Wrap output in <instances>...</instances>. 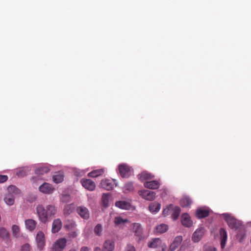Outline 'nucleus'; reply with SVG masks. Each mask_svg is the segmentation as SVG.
<instances>
[{"instance_id": "nucleus-17", "label": "nucleus", "mask_w": 251, "mask_h": 251, "mask_svg": "<svg viewBox=\"0 0 251 251\" xmlns=\"http://www.w3.org/2000/svg\"><path fill=\"white\" fill-rule=\"evenodd\" d=\"M62 226V221L60 219L54 220L52 224L51 231L52 233L58 232L61 228Z\"/></svg>"}, {"instance_id": "nucleus-42", "label": "nucleus", "mask_w": 251, "mask_h": 251, "mask_svg": "<svg viewBox=\"0 0 251 251\" xmlns=\"http://www.w3.org/2000/svg\"><path fill=\"white\" fill-rule=\"evenodd\" d=\"M125 251H135V249L133 246L129 245L126 246Z\"/></svg>"}, {"instance_id": "nucleus-30", "label": "nucleus", "mask_w": 251, "mask_h": 251, "mask_svg": "<svg viewBox=\"0 0 251 251\" xmlns=\"http://www.w3.org/2000/svg\"><path fill=\"white\" fill-rule=\"evenodd\" d=\"M50 171V169L47 166H42L37 168L35 170V173L37 175H43L48 173Z\"/></svg>"}, {"instance_id": "nucleus-8", "label": "nucleus", "mask_w": 251, "mask_h": 251, "mask_svg": "<svg viewBox=\"0 0 251 251\" xmlns=\"http://www.w3.org/2000/svg\"><path fill=\"white\" fill-rule=\"evenodd\" d=\"M116 185L115 180L108 179L102 180L100 183L101 187L108 191L112 190Z\"/></svg>"}, {"instance_id": "nucleus-41", "label": "nucleus", "mask_w": 251, "mask_h": 251, "mask_svg": "<svg viewBox=\"0 0 251 251\" xmlns=\"http://www.w3.org/2000/svg\"><path fill=\"white\" fill-rule=\"evenodd\" d=\"M30 246L28 244H25L24 245L21 249V251H30Z\"/></svg>"}, {"instance_id": "nucleus-19", "label": "nucleus", "mask_w": 251, "mask_h": 251, "mask_svg": "<svg viewBox=\"0 0 251 251\" xmlns=\"http://www.w3.org/2000/svg\"><path fill=\"white\" fill-rule=\"evenodd\" d=\"M145 187L150 189H157L160 186V183L157 180L148 181L144 183Z\"/></svg>"}, {"instance_id": "nucleus-16", "label": "nucleus", "mask_w": 251, "mask_h": 251, "mask_svg": "<svg viewBox=\"0 0 251 251\" xmlns=\"http://www.w3.org/2000/svg\"><path fill=\"white\" fill-rule=\"evenodd\" d=\"M181 222L182 225L186 227H190L193 224L190 216L187 213L182 214Z\"/></svg>"}, {"instance_id": "nucleus-24", "label": "nucleus", "mask_w": 251, "mask_h": 251, "mask_svg": "<svg viewBox=\"0 0 251 251\" xmlns=\"http://www.w3.org/2000/svg\"><path fill=\"white\" fill-rule=\"evenodd\" d=\"M132 231L134 233V235L139 237V240H140L141 239V226L140 224L134 223L133 224Z\"/></svg>"}, {"instance_id": "nucleus-50", "label": "nucleus", "mask_w": 251, "mask_h": 251, "mask_svg": "<svg viewBox=\"0 0 251 251\" xmlns=\"http://www.w3.org/2000/svg\"><path fill=\"white\" fill-rule=\"evenodd\" d=\"M161 251H162V250Z\"/></svg>"}, {"instance_id": "nucleus-47", "label": "nucleus", "mask_w": 251, "mask_h": 251, "mask_svg": "<svg viewBox=\"0 0 251 251\" xmlns=\"http://www.w3.org/2000/svg\"><path fill=\"white\" fill-rule=\"evenodd\" d=\"M94 251H102V250L100 247H95L94 249Z\"/></svg>"}, {"instance_id": "nucleus-23", "label": "nucleus", "mask_w": 251, "mask_h": 251, "mask_svg": "<svg viewBox=\"0 0 251 251\" xmlns=\"http://www.w3.org/2000/svg\"><path fill=\"white\" fill-rule=\"evenodd\" d=\"M171 218L174 220H176L178 218L181 209L178 206H173L171 209Z\"/></svg>"}, {"instance_id": "nucleus-5", "label": "nucleus", "mask_w": 251, "mask_h": 251, "mask_svg": "<svg viewBox=\"0 0 251 251\" xmlns=\"http://www.w3.org/2000/svg\"><path fill=\"white\" fill-rule=\"evenodd\" d=\"M118 172L121 177L127 178L131 175V168L126 164L122 163L118 165Z\"/></svg>"}, {"instance_id": "nucleus-35", "label": "nucleus", "mask_w": 251, "mask_h": 251, "mask_svg": "<svg viewBox=\"0 0 251 251\" xmlns=\"http://www.w3.org/2000/svg\"><path fill=\"white\" fill-rule=\"evenodd\" d=\"M20 227L18 226L14 225L12 226V231L14 236L17 237L20 235Z\"/></svg>"}, {"instance_id": "nucleus-44", "label": "nucleus", "mask_w": 251, "mask_h": 251, "mask_svg": "<svg viewBox=\"0 0 251 251\" xmlns=\"http://www.w3.org/2000/svg\"><path fill=\"white\" fill-rule=\"evenodd\" d=\"M69 235L70 237L72 238H75V237H76L77 236V234L76 232L73 231V232H72L71 233H70L69 234Z\"/></svg>"}, {"instance_id": "nucleus-6", "label": "nucleus", "mask_w": 251, "mask_h": 251, "mask_svg": "<svg viewBox=\"0 0 251 251\" xmlns=\"http://www.w3.org/2000/svg\"><path fill=\"white\" fill-rule=\"evenodd\" d=\"M36 242L37 249L42 251L46 245L44 233L42 231H38L36 236Z\"/></svg>"}, {"instance_id": "nucleus-29", "label": "nucleus", "mask_w": 251, "mask_h": 251, "mask_svg": "<svg viewBox=\"0 0 251 251\" xmlns=\"http://www.w3.org/2000/svg\"><path fill=\"white\" fill-rule=\"evenodd\" d=\"M64 179V175L61 172H57L52 176V180L55 183L61 182Z\"/></svg>"}, {"instance_id": "nucleus-36", "label": "nucleus", "mask_w": 251, "mask_h": 251, "mask_svg": "<svg viewBox=\"0 0 251 251\" xmlns=\"http://www.w3.org/2000/svg\"><path fill=\"white\" fill-rule=\"evenodd\" d=\"M102 231V226L100 224L97 225L94 229V231L95 234L99 236H100L101 235Z\"/></svg>"}, {"instance_id": "nucleus-26", "label": "nucleus", "mask_w": 251, "mask_h": 251, "mask_svg": "<svg viewBox=\"0 0 251 251\" xmlns=\"http://www.w3.org/2000/svg\"><path fill=\"white\" fill-rule=\"evenodd\" d=\"M192 200L186 196H183L180 200V204L182 207H189L192 204Z\"/></svg>"}, {"instance_id": "nucleus-4", "label": "nucleus", "mask_w": 251, "mask_h": 251, "mask_svg": "<svg viewBox=\"0 0 251 251\" xmlns=\"http://www.w3.org/2000/svg\"><path fill=\"white\" fill-rule=\"evenodd\" d=\"M36 211L39 217V220L44 224L48 221L49 215L46 208L42 205H39L36 207Z\"/></svg>"}, {"instance_id": "nucleus-33", "label": "nucleus", "mask_w": 251, "mask_h": 251, "mask_svg": "<svg viewBox=\"0 0 251 251\" xmlns=\"http://www.w3.org/2000/svg\"><path fill=\"white\" fill-rule=\"evenodd\" d=\"M109 197H110V195L108 193L103 194L102 196V205L105 207H107L109 205Z\"/></svg>"}, {"instance_id": "nucleus-18", "label": "nucleus", "mask_w": 251, "mask_h": 251, "mask_svg": "<svg viewBox=\"0 0 251 251\" xmlns=\"http://www.w3.org/2000/svg\"><path fill=\"white\" fill-rule=\"evenodd\" d=\"M156 197V193L147 190L142 191V198L148 200L153 201Z\"/></svg>"}, {"instance_id": "nucleus-2", "label": "nucleus", "mask_w": 251, "mask_h": 251, "mask_svg": "<svg viewBox=\"0 0 251 251\" xmlns=\"http://www.w3.org/2000/svg\"><path fill=\"white\" fill-rule=\"evenodd\" d=\"M223 217L227 222L228 226L232 229L237 230L241 225V222L231 215L225 213L223 214Z\"/></svg>"}, {"instance_id": "nucleus-10", "label": "nucleus", "mask_w": 251, "mask_h": 251, "mask_svg": "<svg viewBox=\"0 0 251 251\" xmlns=\"http://www.w3.org/2000/svg\"><path fill=\"white\" fill-rule=\"evenodd\" d=\"M115 246V241L113 239H107L103 244L102 251H114Z\"/></svg>"}, {"instance_id": "nucleus-12", "label": "nucleus", "mask_w": 251, "mask_h": 251, "mask_svg": "<svg viewBox=\"0 0 251 251\" xmlns=\"http://www.w3.org/2000/svg\"><path fill=\"white\" fill-rule=\"evenodd\" d=\"M77 213L84 219H88L89 218V212L88 209L84 206H78L76 208Z\"/></svg>"}, {"instance_id": "nucleus-38", "label": "nucleus", "mask_w": 251, "mask_h": 251, "mask_svg": "<svg viewBox=\"0 0 251 251\" xmlns=\"http://www.w3.org/2000/svg\"><path fill=\"white\" fill-rule=\"evenodd\" d=\"M74 207L72 204L67 205L64 209V213L65 215L70 214L73 210Z\"/></svg>"}, {"instance_id": "nucleus-46", "label": "nucleus", "mask_w": 251, "mask_h": 251, "mask_svg": "<svg viewBox=\"0 0 251 251\" xmlns=\"http://www.w3.org/2000/svg\"><path fill=\"white\" fill-rule=\"evenodd\" d=\"M80 251H89V249L87 247H82Z\"/></svg>"}, {"instance_id": "nucleus-27", "label": "nucleus", "mask_w": 251, "mask_h": 251, "mask_svg": "<svg viewBox=\"0 0 251 251\" xmlns=\"http://www.w3.org/2000/svg\"><path fill=\"white\" fill-rule=\"evenodd\" d=\"M161 207V204L159 203L154 202L151 203L149 206V209L151 213H155L159 211Z\"/></svg>"}, {"instance_id": "nucleus-39", "label": "nucleus", "mask_w": 251, "mask_h": 251, "mask_svg": "<svg viewBox=\"0 0 251 251\" xmlns=\"http://www.w3.org/2000/svg\"><path fill=\"white\" fill-rule=\"evenodd\" d=\"M128 222L127 219H123L121 217H116L114 220V223L116 225H120L122 223H126Z\"/></svg>"}, {"instance_id": "nucleus-20", "label": "nucleus", "mask_w": 251, "mask_h": 251, "mask_svg": "<svg viewBox=\"0 0 251 251\" xmlns=\"http://www.w3.org/2000/svg\"><path fill=\"white\" fill-rule=\"evenodd\" d=\"M25 228L27 230L31 231L34 230L35 229L37 225L36 222L32 219L25 220Z\"/></svg>"}, {"instance_id": "nucleus-49", "label": "nucleus", "mask_w": 251, "mask_h": 251, "mask_svg": "<svg viewBox=\"0 0 251 251\" xmlns=\"http://www.w3.org/2000/svg\"><path fill=\"white\" fill-rule=\"evenodd\" d=\"M138 194H139V195H140V196L141 195V190H139L138 191Z\"/></svg>"}, {"instance_id": "nucleus-1", "label": "nucleus", "mask_w": 251, "mask_h": 251, "mask_svg": "<svg viewBox=\"0 0 251 251\" xmlns=\"http://www.w3.org/2000/svg\"><path fill=\"white\" fill-rule=\"evenodd\" d=\"M20 194V190L14 185H11L7 188V193L4 200L5 203L12 205L14 203L15 196Z\"/></svg>"}, {"instance_id": "nucleus-11", "label": "nucleus", "mask_w": 251, "mask_h": 251, "mask_svg": "<svg viewBox=\"0 0 251 251\" xmlns=\"http://www.w3.org/2000/svg\"><path fill=\"white\" fill-rule=\"evenodd\" d=\"M204 233V229L203 227L197 229L193 234L192 240L194 242H198L202 237Z\"/></svg>"}, {"instance_id": "nucleus-15", "label": "nucleus", "mask_w": 251, "mask_h": 251, "mask_svg": "<svg viewBox=\"0 0 251 251\" xmlns=\"http://www.w3.org/2000/svg\"><path fill=\"white\" fill-rule=\"evenodd\" d=\"M39 189L40 191L45 194L51 193L54 190L51 184L46 182L41 185Z\"/></svg>"}, {"instance_id": "nucleus-45", "label": "nucleus", "mask_w": 251, "mask_h": 251, "mask_svg": "<svg viewBox=\"0 0 251 251\" xmlns=\"http://www.w3.org/2000/svg\"><path fill=\"white\" fill-rule=\"evenodd\" d=\"M207 251H217V250L215 248L209 247L207 249Z\"/></svg>"}, {"instance_id": "nucleus-48", "label": "nucleus", "mask_w": 251, "mask_h": 251, "mask_svg": "<svg viewBox=\"0 0 251 251\" xmlns=\"http://www.w3.org/2000/svg\"><path fill=\"white\" fill-rule=\"evenodd\" d=\"M24 173H25L24 172H19L17 174L18 176H22Z\"/></svg>"}, {"instance_id": "nucleus-22", "label": "nucleus", "mask_w": 251, "mask_h": 251, "mask_svg": "<svg viewBox=\"0 0 251 251\" xmlns=\"http://www.w3.org/2000/svg\"><path fill=\"white\" fill-rule=\"evenodd\" d=\"M0 237L5 240L7 244H9L10 242L9 234L7 230L3 227L0 228Z\"/></svg>"}, {"instance_id": "nucleus-32", "label": "nucleus", "mask_w": 251, "mask_h": 251, "mask_svg": "<svg viewBox=\"0 0 251 251\" xmlns=\"http://www.w3.org/2000/svg\"><path fill=\"white\" fill-rule=\"evenodd\" d=\"M46 209L49 216H53L55 214L56 211V209L55 206L52 205H47L46 206Z\"/></svg>"}, {"instance_id": "nucleus-25", "label": "nucleus", "mask_w": 251, "mask_h": 251, "mask_svg": "<svg viewBox=\"0 0 251 251\" xmlns=\"http://www.w3.org/2000/svg\"><path fill=\"white\" fill-rule=\"evenodd\" d=\"M196 216L199 218H204L208 216L209 214V211L207 209H198L196 211Z\"/></svg>"}, {"instance_id": "nucleus-34", "label": "nucleus", "mask_w": 251, "mask_h": 251, "mask_svg": "<svg viewBox=\"0 0 251 251\" xmlns=\"http://www.w3.org/2000/svg\"><path fill=\"white\" fill-rule=\"evenodd\" d=\"M134 189L133 183L132 182H128L126 183L124 188V192L127 193L128 192L132 191Z\"/></svg>"}, {"instance_id": "nucleus-3", "label": "nucleus", "mask_w": 251, "mask_h": 251, "mask_svg": "<svg viewBox=\"0 0 251 251\" xmlns=\"http://www.w3.org/2000/svg\"><path fill=\"white\" fill-rule=\"evenodd\" d=\"M148 247L150 248H160L162 251H165L167 246L158 238L152 239L148 243Z\"/></svg>"}, {"instance_id": "nucleus-21", "label": "nucleus", "mask_w": 251, "mask_h": 251, "mask_svg": "<svg viewBox=\"0 0 251 251\" xmlns=\"http://www.w3.org/2000/svg\"><path fill=\"white\" fill-rule=\"evenodd\" d=\"M220 234L221 237V247L222 249H224L225 247L227 240V233L226 230L221 228L220 230Z\"/></svg>"}, {"instance_id": "nucleus-14", "label": "nucleus", "mask_w": 251, "mask_h": 251, "mask_svg": "<svg viewBox=\"0 0 251 251\" xmlns=\"http://www.w3.org/2000/svg\"><path fill=\"white\" fill-rule=\"evenodd\" d=\"M115 205L122 209L129 210L132 208V205L129 201H116Z\"/></svg>"}, {"instance_id": "nucleus-37", "label": "nucleus", "mask_w": 251, "mask_h": 251, "mask_svg": "<svg viewBox=\"0 0 251 251\" xmlns=\"http://www.w3.org/2000/svg\"><path fill=\"white\" fill-rule=\"evenodd\" d=\"M154 176L146 171H142V178L144 179H151L153 178Z\"/></svg>"}, {"instance_id": "nucleus-40", "label": "nucleus", "mask_w": 251, "mask_h": 251, "mask_svg": "<svg viewBox=\"0 0 251 251\" xmlns=\"http://www.w3.org/2000/svg\"><path fill=\"white\" fill-rule=\"evenodd\" d=\"M173 207V205L172 204H170L169 205V206L165 208L163 211V214L164 216H166L167 215H168L169 214V212H171V208Z\"/></svg>"}, {"instance_id": "nucleus-28", "label": "nucleus", "mask_w": 251, "mask_h": 251, "mask_svg": "<svg viewBox=\"0 0 251 251\" xmlns=\"http://www.w3.org/2000/svg\"><path fill=\"white\" fill-rule=\"evenodd\" d=\"M104 173V170L102 169H97L92 171L88 174V176L90 177H97L101 176Z\"/></svg>"}, {"instance_id": "nucleus-43", "label": "nucleus", "mask_w": 251, "mask_h": 251, "mask_svg": "<svg viewBox=\"0 0 251 251\" xmlns=\"http://www.w3.org/2000/svg\"><path fill=\"white\" fill-rule=\"evenodd\" d=\"M8 179V176L6 175H0V183H3Z\"/></svg>"}, {"instance_id": "nucleus-31", "label": "nucleus", "mask_w": 251, "mask_h": 251, "mask_svg": "<svg viewBox=\"0 0 251 251\" xmlns=\"http://www.w3.org/2000/svg\"><path fill=\"white\" fill-rule=\"evenodd\" d=\"M168 228L167 225L164 224L157 226L155 228L156 232L159 233H163L166 232Z\"/></svg>"}, {"instance_id": "nucleus-9", "label": "nucleus", "mask_w": 251, "mask_h": 251, "mask_svg": "<svg viewBox=\"0 0 251 251\" xmlns=\"http://www.w3.org/2000/svg\"><path fill=\"white\" fill-rule=\"evenodd\" d=\"M82 186L88 190L92 191L96 188L95 183L90 179L83 178L81 180Z\"/></svg>"}, {"instance_id": "nucleus-7", "label": "nucleus", "mask_w": 251, "mask_h": 251, "mask_svg": "<svg viewBox=\"0 0 251 251\" xmlns=\"http://www.w3.org/2000/svg\"><path fill=\"white\" fill-rule=\"evenodd\" d=\"M67 240L65 238L57 240L53 244L52 251H62L66 245Z\"/></svg>"}, {"instance_id": "nucleus-13", "label": "nucleus", "mask_w": 251, "mask_h": 251, "mask_svg": "<svg viewBox=\"0 0 251 251\" xmlns=\"http://www.w3.org/2000/svg\"><path fill=\"white\" fill-rule=\"evenodd\" d=\"M182 241V237L181 236H176L170 246L168 251H175L181 244Z\"/></svg>"}]
</instances>
